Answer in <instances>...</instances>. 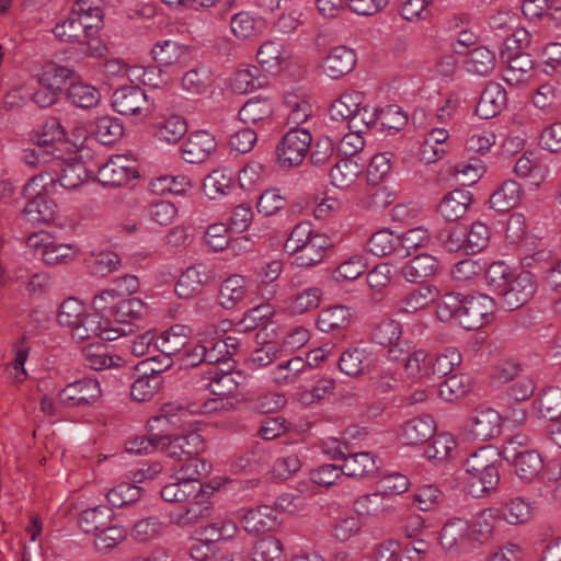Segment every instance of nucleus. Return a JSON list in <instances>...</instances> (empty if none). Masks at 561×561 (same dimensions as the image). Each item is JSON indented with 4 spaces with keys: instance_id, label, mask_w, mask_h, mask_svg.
<instances>
[{
    "instance_id": "f257e3e1",
    "label": "nucleus",
    "mask_w": 561,
    "mask_h": 561,
    "mask_svg": "<svg viewBox=\"0 0 561 561\" xmlns=\"http://www.w3.org/2000/svg\"><path fill=\"white\" fill-rule=\"evenodd\" d=\"M87 180V170L80 162H68L57 154L53 164L39 174L31 178L23 186V196H28L34 186L48 190L49 186L59 184L66 190H75Z\"/></svg>"
},
{
    "instance_id": "f03ea898",
    "label": "nucleus",
    "mask_w": 561,
    "mask_h": 561,
    "mask_svg": "<svg viewBox=\"0 0 561 561\" xmlns=\"http://www.w3.org/2000/svg\"><path fill=\"white\" fill-rule=\"evenodd\" d=\"M494 453L489 447H481L466 460L463 468L471 478L467 492L473 497H481L495 490L500 482V473L494 465Z\"/></svg>"
},
{
    "instance_id": "7ed1b4c3",
    "label": "nucleus",
    "mask_w": 561,
    "mask_h": 561,
    "mask_svg": "<svg viewBox=\"0 0 561 561\" xmlns=\"http://www.w3.org/2000/svg\"><path fill=\"white\" fill-rule=\"evenodd\" d=\"M502 414L493 408L474 410L462 422L460 436L467 442H486L501 435Z\"/></svg>"
},
{
    "instance_id": "20e7f679",
    "label": "nucleus",
    "mask_w": 561,
    "mask_h": 561,
    "mask_svg": "<svg viewBox=\"0 0 561 561\" xmlns=\"http://www.w3.org/2000/svg\"><path fill=\"white\" fill-rule=\"evenodd\" d=\"M461 298L458 293L442 294L437 283L423 280V309L440 322H448L455 317L459 319Z\"/></svg>"
},
{
    "instance_id": "39448f33",
    "label": "nucleus",
    "mask_w": 561,
    "mask_h": 561,
    "mask_svg": "<svg viewBox=\"0 0 561 561\" xmlns=\"http://www.w3.org/2000/svg\"><path fill=\"white\" fill-rule=\"evenodd\" d=\"M311 141L312 136L307 129L289 130L275 150L279 167L290 169L299 165L307 156Z\"/></svg>"
},
{
    "instance_id": "423d86ee",
    "label": "nucleus",
    "mask_w": 561,
    "mask_h": 561,
    "mask_svg": "<svg viewBox=\"0 0 561 561\" xmlns=\"http://www.w3.org/2000/svg\"><path fill=\"white\" fill-rule=\"evenodd\" d=\"M494 312L493 299L484 294L461 298L459 324L466 330H478L486 324Z\"/></svg>"
},
{
    "instance_id": "0eeeda50",
    "label": "nucleus",
    "mask_w": 561,
    "mask_h": 561,
    "mask_svg": "<svg viewBox=\"0 0 561 561\" xmlns=\"http://www.w3.org/2000/svg\"><path fill=\"white\" fill-rule=\"evenodd\" d=\"M100 382L94 378H82L68 383L58 394V403L65 408H87L101 397Z\"/></svg>"
},
{
    "instance_id": "6e6552de",
    "label": "nucleus",
    "mask_w": 561,
    "mask_h": 561,
    "mask_svg": "<svg viewBox=\"0 0 561 561\" xmlns=\"http://www.w3.org/2000/svg\"><path fill=\"white\" fill-rule=\"evenodd\" d=\"M536 291L535 276L524 271L514 275L497 295L503 308L515 310L525 305Z\"/></svg>"
},
{
    "instance_id": "1a4fd4ad",
    "label": "nucleus",
    "mask_w": 561,
    "mask_h": 561,
    "mask_svg": "<svg viewBox=\"0 0 561 561\" xmlns=\"http://www.w3.org/2000/svg\"><path fill=\"white\" fill-rule=\"evenodd\" d=\"M112 106L121 115L146 117L151 106L145 91L138 85L121 87L112 95Z\"/></svg>"
},
{
    "instance_id": "9d476101",
    "label": "nucleus",
    "mask_w": 561,
    "mask_h": 561,
    "mask_svg": "<svg viewBox=\"0 0 561 561\" xmlns=\"http://www.w3.org/2000/svg\"><path fill=\"white\" fill-rule=\"evenodd\" d=\"M122 335L121 329L112 328L107 318L100 313L83 314L72 329V337L78 342L99 337L103 341H114Z\"/></svg>"
},
{
    "instance_id": "9b49d317",
    "label": "nucleus",
    "mask_w": 561,
    "mask_h": 561,
    "mask_svg": "<svg viewBox=\"0 0 561 561\" xmlns=\"http://www.w3.org/2000/svg\"><path fill=\"white\" fill-rule=\"evenodd\" d=\"M471 389V377L465 374H456L439 383H427L426 389H423V400L437 397L445 402H455L465 398Z\"/></svg>"
},
{
    "instance_id": "f8f14e48",
    "label": "nucleus",
    "mask_w": 561,
    "mask_h": 561,
    "mask_svg": "<svg viewBox=\"0 0 561 561\" xmlns=\"http://www.w3.org/2000/svg\"><path fill=\"white\" fill-rule=\"evenodd\" d=\"M180 443L183 449L182 470L192 471L198 477L206 474L210 465L202 459L199 455L205 450L204 437L196 431H190L180 435Z\"/></svg>"
},
{
    "instance_id": "ddd939ff",
    "label": "nucleus",
    "mask_w": 561,
    "mask_h": 561,
    "mask_svg": "<svg viewBox=\"0 0 561 561\" xmlns=\"http://www.w3.org/2000/svg\"><path fill=\"white\" fill-rule=\"evenodd\" d=\"M423 362V387L426 388L427 383L442 379L458 366L461 363V354L449 347L442 353L426 355Z\"/></svg>"
},
{
    "instance_id": "4468645a",
    "label": "nucleus",
    "mask_w": 561,
    "mask_h": 561,
    "mask_svg": "<svg viewBox=\"0 0 561 561\" xmlns=\"http://www.w3.org/2000/svg\"><path fill=\"white\" fill-rule=\"evenodd\" d=\"M440 545L447 551L467 550L474 546L472 527L463 518L447 522L440 533Z\"/></svg>"
},
{
    "instance_id": "2eb2a0df",
    "label": "nucleus",
    "mask_w": 561,
    "mask_h": 561,
    "mask_svg": "<svg viewBox=\"0 0 561 561\" xmlns=\"http://www.w3.org/2000/svg\"><path fill=\"white\" fill-rule=\"evenodd\" d=\"M356 54L346 46H336L319 64L321 73L330 79H340L350 73L356 65Z\"/></svg>"
},
{
    "instance_id": "dca6fc26",
    "label": "nucleus",
    "mask_w": 561,
    "mask_h": 561,
    "mask_svg": "<svg viewBox=\"0 0 561 561\" xmlns=\"http://www.w3.org/2000/svg\"><path fill=\"white\" fill-rule=\"evenodd\" d=\"M48 190H41L34 186L28 196L26 206L23 208V217L31 224H48L55 219L57 205L44 192Z\"/></svg>"
},
{
    "instance_id": "f3484780",
    "label": "nucleus",
    "mask_w": 561,
    "mask_h": 561,
    "mask_svg": "<svg viewBox=\"0 0 561 561\" xmlns=\"http://www.w3.org/2000/svg\"><path fill=\"white\" fill-rule=\"evenodd\" d=\"M135 178L137 171L129 165V160L123 154L110 158L98 170V180L104 186H122Z\"/></svg>"
},
{
    "instance_id": "a211bd4d",
    "label": "nucleus",
    "mask_w": 561,
    "mask_h": 561,
    "mask_svg": "<svg viewBox=\"0 0 561 561\" xmlns=\"http://www.w3.org/2000/svg\"><path fill=\"white\" fill-rule=\"evenodd\" d=\"M217 148V141L207 130L192 133L182 145L183 159L188 163L204 162Z\"/></svg>"
},
{
    "instance_id": "6ab92c4d",
    "label": "nucleus",
    "mask_w": 561,
    "mask_h": 561,
    "mask_svg": "<svg viewBox=\"0 0 561 561\" xmlns=\"http://www.w3.org/2000/svg\"><path fill=\"white\" fill-rule=\"evenodd\" d=\"M201 477L188 471L187 476L182 477L179 481L169 483L160 490L163 501L169 503H187L192 497H196L202 491Z\"/></svg>"
},
{
    "instance_id": "aec40b11",
    "label": "nucleus",
    "mask_w": 561,
    "mask_h": 561,
    "mask_svg": "<svg viewBox=\"0 0 561 561\" xmlns=\"http://www.w3.org/2000/svg\"><path fill=\"white\" fill-rule=\"evenodd\" d=\"M208 379L210 382L208 387L217 397H231L234 396L238 390L247 385L248 377L240 370H222L215 368L208 371Z\"/></svg>"
},
{
    "instance_id": "412c9836",
    "label": "nucleus",
    "mask_w": 561,
    "mask_h": 561,
    "mask_svg": "<svg viewBox=\"0 0 561 561\" xmlns=\"http://www.w3.org/2000/svg\"><path fill=\"white\" fill-rule=\"evenodd\" d=\"M457 447V440L450 433H439L423 440V457L434 465L448 462Z\"/></svg>"
},
{
    "instance_id": "4be33fe9",
    "label": "nucleus",
    "mask_w": 561,
    "mask_h": 561,
    "mask_svg": "<svg viewBox=\"0 0 561 561\" xmlns=\"http://www.w3.org/2000/svg\"><path fill=\"white\" fill-rule=\"evenodd\" d=\"M214 494V489L202 485V491L192 497L186 503L184 511L178 517V525L186 526L193 523H197L201 519L208 518L213 513V503L210 502V495Z\"/></svg>"
},
{
    "instance_id": "5701e85b",
    "label": "nucleus",
    "mask_w": 561,
    "mask_h": 561,
    "mask_svg": "<svg viewBox=\"0 0 561 561\" xmlns=\"http://www.w3.org/2000/svg\"><path fill=\"white\" fill-rule=\"evenodd\" d=\"M472 204V195L466 190L447 193L437 206L438 214L446 221H456L465 217Z\"/></svg>"
},
{
    "instance_id": "b1692460",
    "label": "nucleus",
    "mask_w": 561,
    "mask_h": 561,
    "mask_svg": "<svg viewBox=\"0 0 561 561\" xmlns=\"http://www.w3.org/2000/svg\"><path fill=\"white\" fill-rule=\"evenodd\" d=\"M507 95L505 89L496 82H490L483 90L476 106V113L480 118L489 119L506 106Z\"/></svg>"
},
{
    "instance_id": "393cba45",
    "label": "nucleus",
    "mask_w": 561,
    "mask_h": 561,
    "mask_svg": "<svg viewBox=\"0 0 561 561\" xmlns=\"http://www.w3.org/2000/svg\"><path fill=\"white\" fill-rule=\"evenodd\" d=\"M241 524L249 534L271 531L277 527L276 512L268 505L250 508L243 514Z\"/></svg>"
},
{
    "instance_id": "a878e982",
    "label": "nucleus",
    "mask_w": 561,
    "mask_h": 561,
    "mask_svg": "<svg viewBox=\"0 0 561 561\" xmlns=\"http://www.w3.org/2000/svg\"><path fill=\"white\" fill-rule=\"evenodd\" d=\"M210 280L205 265L198 264L186 268L175 284V293L180 298L188 299L196 296Z\"/></svg>"
},
{
    "instance_id": "bb28decb",
    "label": "nucleus",
    "mask_w": 561,
    "mask_h": 561,
    "mask_svg": "<svg viewBox=\"0 0 561 561\" xmlns=\"http://www.w3.org/2000/svg\"><path fill=\"white\" fill-rule=\"evenodd\" d=\"M27 242L30 247L36 248L44 263L50 266L67 264L76 257V251L70 244L49 241L39 245L36 234L28 237Z\"/></svg>"
},
{
    "instance_id": "cd10ccee",
    "label": "nucleus",
    "mask_w": 561,
    "mask_h": 561,
    "mask_svg": "<svg viewBox=\"0 0 561 561\" xmlns=\"http://www.w3.org/2000/svg\"><path fill=\"white\" fill-rule=\"evenodd\" d=\"M501 58L507 62L503 78L508 84L516 85L526 81L533 69V59L528 54L501 51Z\"/></svg>"
},
{
    "instance_id": "c85d7f7f",
    "label": "nucleus",
    "mask_w": 561,
    "mask_h": 561,
    "mask_svg": "<svg viewBox=\"0 0 561 561\" xmlns=\"http://www.w3.org/2000/svg\"><path fill=\"white\" fill-rule=\"evenodd\" d=\"M341 467L344 476L354 479L371 478L379 470L375 456L369 451L348 455Z\"/></svg>"
},
{
    "instance_id": "c756f323",
    "label": "nucleus",
    "mask_w": 561,
    "mask_h": 561,
    "mask_svg": "<svg viewBox=\"0 0 561 561\" xmlns=\"http://www.w3.org/2000/svg\"><path fill=\"white\" fill-rule=\"evenodd\" d=\"M522 196L520 185L514 180H507L493 192L490 197V205L494 210L505 213L518 206Z\"/></svg>"
},
{
    "instance_id": "7c9ffc66",
    "label": "nucleus",
    "mask_w": 561,
    "mask_h": 561,
    "mask_svg": "<svg viewBox=\"0 0 561 561\" xmlns=\"http://www.w3.org/2000/svg\"><path fill=\"white\" fill-rule=\"evenodd\" d=\"M402 334L400 322L393 319H383L378 322L371 331V341L389 347V355L393 359H399L396 354L394 347L398 345V341Z\"/></svg>"
},
{
    "instance_id": "2f4dec72",
    "label": "nucleus",
    "mask_w": 561,
    "mask_h": 561,
    "mask_svg": "<svg viewBox=\"0 0 561 561\" xmlns=\"http://www.w3.org/2000/svg\"><path fill=\"white\" fill-rule=\"evenodd\" d=\"M247 280L243 276L234 274L226 278L219 289V304L230 310L236 308L247 296Z\"/></svg>"
},
{
    "instance_id": "473e14b6",
    "label": "nucleus",
    "mask_w": 561,
    "mask_h": 561,
    "mask_svg": "<svg viewBox=\"0 0 561 561\" xmlns=\"http://www.w3.org/2000/svg\"><path fill=\"white\" fill-rule=\"evenodd\" d=\"M75 71L66 66L49 62L36 75L38 85H47L51 91L61 94L68 80L72 79Z\"/></svg>"
},
{
    "instance_id": "72a5a7b5",
    "label": "nucleus",
    "mask_w": 561,
    "mask_h": 561,
    "mask_svg": "<svg viewBox=\"0 0 561 561\" xmlns=\"http://www.w3.org/2000/svg\"><path fill=\"white\" fill-rule=\"evenodd\" d=\"M330 247L329 238L323 236H314L310 243L306 244L295 253L294 263L300 267H310L319 264L323 257L327 249Z\"/></svg>"
},
{
    "instance_id": "f704fd0d",
    "label": "nucleus",
    "mask_w": 561,
    "mask_h": 561,
    "mask_svg": "<svg viewBox=\"0 0 561 561\" xmlns=\"http://www.w3.org/2000/svg\"><path fill=\"white\" fill-rule=\"evenodd\" d=\"M113 520V511L105 505L84 510L79 517V526L85 534L96 536Z\"/></svg>"
},
{
    "instance_id": "c9c22d12",
    "label": "nucleus",
    "mask_w": 561,
    "mask_h": 561,
    "mask_svg": "<svg viewBox=\"0 0 561 561\" xmlns=\"http://www.w3.org/2000/svg\"><path fill=\"white\" fill-rule=\"evenodd\" d=\"M352 321V314L346 306L337 305L322 310L317 320V327L323 332H334L346 329Z\"/></svg>"
},
{
    "instance_id": "e433bc0d",
    "label": "nucleus",
    "mask_w": 561,
    "mask_h": 561,
    "mask_svg": "<svg viewBox=\"0 0 561 561\" xmlns=\"http://www.w3.org/2000/svg\"><path fill=\"white\" fill-rule=\"evenodd\" d=\"M504 459L513 463L516 474L525 481L534 480L543 466L540 455L535 450L525 449L516 457Z\"/></svg>"
},
{
    "instance_id": "4c0bfd02",
    "label": "nucleus",
    "mask_w": 561,
    "mask_h": 561,
    "mask_svg": "<svg viewBox=\"0 0 561 561\" xmlns=\"http://www.w3.org/2000/svg\"><path fill=\"white\" fill-rule=\"evenodd\" d=\"M273 114V103L268 98H251L239 110V118L242 123L257 124L271 118Z\"/></svg>"
},
{
    "instance_id": "58836bf2",
    "label": "nucleus",
    "mask_w": 561,
    "mask_h": 561,
    "mask_svg": "<svg viewBox=\"0 0 561 561\" xmlns=\"http://www.w3.org/2000/svg\"><path fill=\"white\" fill-rule=\"evenodd\" d=\"M84 27L91 30V25L81 23L80 13H75L72 9L66 20L56 24L53 33L58 39L66 43H83Z\"/></svg>"
},
{
    "instance_id": "ea45409f",
    "label": "nucleus",
    "mask_w": 561,
    "mask_h": 561,
    "mask_svg": "<svg viewBox=\"0 0 561 561\" xmlns=\"http://www.w3.org/2000/svg\"><path fill=\"white\" fill-rule=\"evenodd\" d=\"M92 134L100 144L111 146L122 138L124 127L116 117L101 116L95 119Z\"/></svg>"
},
{
    "instance_id": "a19ab883",
    "label": "nucleus",
    "mask_w": 561,
    "mask_h": 561,
    "mask_svg": "<svg viewBox=\"0 0 561 561\" xmlns=\"http://www.w3.org/2000/svg\"><path fill=\"white\" fill-rule=\"evenodd\" d=\"M259 64L268 72H277L288 55L280 43L274 41L264 42L257 49Z\"/></svg>"
},
{
    "instance_id": "79ce46f5",
    "label": "nucleus",
    "mask_w": 561,
    "mask_h": 561,
    "mask_svg": "<svg viewBox=\"0 0 561 561\" xmlns=\"http://www.w3.org/2000/svg\"><path fill=\"white\" fill-rule=\"evenodd\" d=\"M67 99L77 107L90 110L100 103L101 93L93 85L77 82L71 83L67 89Z\"/></svg>"
},
{
    "instance_id": "37998d69",
    "label": "nucleus",
    "mask_w": 561,
    "mask_h": 561,
    "mask_svg": "<svg viewBox=\"0 0 561 561\" xmlns=\"http://www.w3.org/2000/svg\"><path fill=\"white\" fill-rule=\"evenodd\" d=\"M306 370H310V364L306 363L301 357L295 356L284 363H280L272 371V378L278 386L296 382L298 377Z\"/></svg>"
},
{
    "instance_id": "c03bdc74",
    "label": "nucleus",
    "mask_w": 561,
    "mask_h": 561,
    "mask_svg": "<svg viewBox=\"0 0 561 561\" xmlns=\"http://www.w3.org/2000/svg\"><path fill=\"white\" fill-rule=\"evenodd\" d=\"M535 390V380L530 376L519 375L503 389L500 400L501 402H525L533 397Z\"/></svg>"
},
{
    "instance_id": "a18cd8bd",
    "label": "nucleus",
    "mask_w": 561,
    "mask_h": 561,
    "mask_svg": "<svg viewBox=\"0 0 561 561\" xmlns=\"http://www.w3.org/2000/svg\"><path fill=\"white\" fill-rule=\"evenodd\" d=\"M197 535L208 543L233 538L238 533L237 524L231 519H218L196 530Z\"/></svg>"
},
{
    "instance_id": "49530a36",
    "label": "nucleus",
    "mask_w": 561,
    "mask_h": 561,
    "mask_svg": "<svg viewBox=\"0 0 561 561\" xmlns=\"http://www.w3.org/2000/svg\"><path fill=\"white\" fill-rule=\"evenodd\" d=\"M234 187L231 172L227 170H214L209 173L203 183V190L210 199H216L227 195Z\"/></svg>"
},
{
    "instance_id": "de8ad7c7",
    "label": "nucleus",
    "mask_w": 561,
    "mask_h": 561,
    "mask_svg": "<svg viewBox=\"0 0 561 561\" xmlns=\"http://www.w3.org/2000/svg\"><path fill=\"white\" fill-rule=\"evenodd\" d=\"M362 172V167L352 158L340 159L330 170L331 182L339 188L348 187Z\"/></svg>"
},
{
    "instance_id": "09e8293b",
    "label": "nucleus",
    "mask_w": 561,
    "mask_h": 561,
    "mask_svg": "<svg viewBox=\"0 0 561 561\" xmlns=\"http://www.w3.org/2000/svg\"><path fill=\"white\" fill-rule=\"evenodd\" d=\"M495 64L494 53L488 47L480 46L470 51L466 60V70L472 75L488 76L494 70Z\"/></svg>"
},
{
    "instance_id": "8fccbe9b",
    "label": "nucleus",
    "mask_w": 561,
    "mask_h": 561,
    "mask_svg": "<svg viewBox=\"0 0 561 561\" xmlns=\"http://www.w3.org/2000/svg\"><path fill=\"white\" fill-rule=\"evenodd\" d=\"M400 237L389 229H382L371 234L367 241V250L375 256L383 257L392 252L398 253Z\"/></svg>"
},
{
    "instance_id": "3c124183",
    "label": "nucleus",
    "mask_w": 561,
    "mask_h": 561,
    "mask_svg": "<svg viewBox=\"0 0 561 561\" xmlns=\"http://www.w3.org/2000/svg\"><path fill=\"white\" fill-rule=\"evenodd\" d=\"M84 364L94 370H102L111 367H118L123 362L119 356L108 355L106 347L102 344L89 345L82 350Z\"/></svg>"
},
{
    "instance_id": "603ef678",
    "label": "nucleus",
    "mask_w": 561,
    "mask_h": 561,
    "mask_svg": "<svg viewBox=\"0 0 561 561\" xmlns=\"http://www.w3.org/2000/svg\"><path fill=\"white\" fill-rule=\"evenodd\" d=\"M363 94L357 91L344 92L330 106V116L333 121H350L359 103H362Z\"/></svg>"
},
{
    "instance_id": "864d4df0",
    "label": "nucleus",
    "mask_w": 561,
    "mask_h": 561,
    "mask_svg": "<svg viewBox=\"0 0 561 561\" xmlns=\"http://www.w3.org/2000/svg\"><path fill=\"white\" fill-rule=\"evenodd\" d=\"M337 364L343 374L355 377L364 371L369 362L365 350L354 347L344 351Z\"/></svg>"
},
{
    "instance_id": "5fc2aeb1",
    "label": "nucleus",
    "mask_w": 561,
    "mask_h": 561,
    "mask_svg": "<svg viewBox=\"0 0 561 561\" xmlns=\"http://www.w3.org/2000/svg\"><path fill=\"white\" fill-rule=\"evenodd\" d=\"M265 77L256 66H245L237 70L232 79V87L240 93H248L263 87Z\"/></svg>"
},
{
    "instance_id": "6e6d98bb",
    "label": "nucleus",
    "mask_w": 561,
    "mask_h": 561,
    "mask_svg": "<svg viewBox=\"0 0 561 561\" xmlns=\"http://www.w3.org/2000/svg\"><path fill=\"white\" fill-rule=\"evenodd\" d=\"M139 373L140 375L131 385L130 396L135 401H149L159 390L162 383V378L151 376L149 373L145 374L144 370H140Z\"/></svg>"
},
{
    "instance_id": "4d7b16f0",
    "label": "nucleus",
    "mask_w": 561,
    "mask_h": 561,
    "mask_svg": "<svg viewBox=\"0 0 561 561\" xmlns=\"http://www.w3.org/2000/svg\"><path fill=\"white\" fill-rule=\"evenodd\" d=\"M146 312V305L138 298L122 297L117 300L112 316L117 322H129L141 319Z\"/></svg>"
},
{
    "instance_id": "13d9d810",
    "label": "nucleus",
    "mask_w": 561,
    "mask_h": 561,
    "mask_svg": "<svg viewBox=\"0 0 561 561\" xmlns=\"http://www.w3.org/2000/svg\"><path fill=\"white\" fill-rule=\"evenodd\" d=\"M142 494V488L128 482H122L106 494L107 502L114 507H123L137 502Z\"/></svg>"
},
{
    "instance_id": "bf43d9fd",
    "label": "nucleus",
    "mask_w": 561,
    "mask_h": 561,
    "mask_svg": "<svg viewBox=\"0 0 561 561\" xmlns=\"http://www.w3.org/2000/svg\"><path fill=\"white\" fill-rule=\"evenodd\" d=\"M538 412L550 421L561 416V388L548 387L543 390L538 399Z\"/></svg>"
},
{
    "instance_id": "052dcab7",
    "label": "nucleus",
    "mask_w": 561,
    "mask_h": 561,
    "mask_svg": "<svg viewBox=\"0 0 561 561\" xmlns=\"http://www.w3.org/2000/svg\"><path fill=\"white\" fill-rule=\"evenodd\" d=\"M152 57L159 66H172L183 55V46L176 41L165 39L158 42L151 49Z\"/></svg>"
},
{
    "instance_id": "680f3d73",
    "label": "nucleus",
    "mask_w": 561,
    "mask_h": 561,
    "mask_svg": "<svg viewBox=\"0 0 561 561\" xmlns=\"http://www.w3.org/2000/svg\"><path fill=\"white\" fill-rule=\"evenodd\" d=\"M284 552L282 541L273 536H266L257 540L253 548L254 561H276L280 560Z\"/></svg>"
},
{
    "instance_id": "e2e57ef3",
    "label": "nucleus",
    "mask_w": 561,
    "mask_h": 561,
    "mask_svg": "<svg viewBox=\"0 0 561 561\" xmlns=\"http://www.w3.org/2000/svg\"><path fill=\"white\" fill-rule=\"evenodd\" d=\"M187 131L186 122L180 116H171L158 126L154 136L168 144H175L182 139Z\"/></svg>"
},
{
    "instance_id": "0e129e2a",
    "label": "nucleus",
    "mask_w": 561,
    "mask_h": 561,
    "mask_svg": "<svg viewBox=\"0 0 561 561\" xmlns=\"http://www.w3.org/2000/svg\"><path fill=\"white\" fill-rule=\"evenodd\" d=\"M455 174L462 185H473L485 173V165L479 158H470L468 161H460L454 167Z\"/></svg>"
},
{
    "instance_id": "69168bd1",
    "label": "nucleus",
    "mask_w": 561,
    "mask_h": 561,
    "mask_svg": "<svg viewBox=\"0 0 561 561\" xmlns=\"http://www.w3.org/2000/svg\"><path fill=\"white\" fill-rule=\"evenodd\" d=\"M392 158L393 153L391 152H380L370 159L367 168V181L369 184L378 185L389 175Z\"/></svg>"
},
{
    "instance_id": "338daca9",
    "label": "nucleus",
    "mask_w": 561,
    "mask_h": 561,
    "mask_svg": "<svg viewBox=\"0 0 561 561\" xmlns=\"http://www.w3.org/2000/svg\"><path fill=\"white\" fill-rule=\"evenodd\" d=\"M65 138L66 131L64 127L57 118L53 117L46 121L42 128V133L36 135L35 141L42 147L53 150L56 153V151H59L56 148V142H60Z\"/></svg>"
},
{
    "instance_id": "774afa93",
    "label": "nucleus",
    "mask_w": 561,
    "mask_h": 561,
    "mask_svg": "<svg viewBox=\"0 0 561 561\" xmlns=\"http://www.w3.org/2000/svg\"><path fill=\"white\" fill-rule=\"evenodd\" d=\"M211 84L210 71L206 67H198L187 71L182 78V87L192 94H202Z\"/></svg>"
}]
</instances>
